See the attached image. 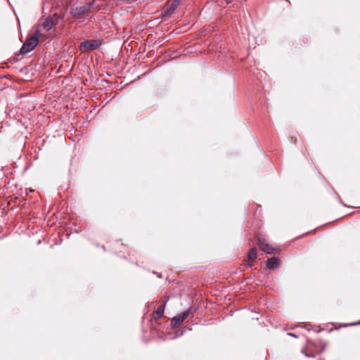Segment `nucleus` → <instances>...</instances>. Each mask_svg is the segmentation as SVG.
Instances as JSON below:
<instances>
[{
	"mask_svg": "<svg viewBox=\"0 0 360 360\" xmlns=\"http://www.w3.org/2000/svg\"><path fill=\"white\" fill-rule=\"evenodd\" d=\"M197 310L196 307H190L188 309L172 318L171 321L172 328H176L178 325L181 324L187 317L190 315H193Z\"/></svg>",
	"mask_w": 360,
	"mask_h": 360,
	"instance_id": "1",
	"label": "nucleus"
},
{
	"mask_svg": "<svg viewBox=\"0 0 360 360\" xmlns=\"http://www.w3.org/2000/svg\"><path fill=\"white\" fill-rule=\"evenodd\" d=\"M39 42V39H36L35 38L31 37L28 35L20 50V54L24 56L31 52L37 47Z\"/></svg>",
	"mask_w": 360,
	"mask_h": 360,
	"instance_id": "2",
	"label": "nucleus"
},
{
	"mask_svg": "<svg viewBox=\"0 0 360 360\" xmlns=\"http://www.w3.org/2000/svg\"><path fill=\"white\" fill-rule=\"evenodd\" d=\"M91 6L92 3L87 4L84 6H82L79 7L72 8L70 9V13L71 14L72 18L75 19H79L90 11Z\"/></svg>",
	"mask_w": 360,
	"mask_h": 360,
	"instance_id": "3",
	"label": "nucleus"
},
{
	"mask_svg": "<svg viewBox=\"0 0 360 360\" xmlns=\"http://www.w3.org/2000/svg\"><path fill=\"white\" fill-rule=\"evenodd\" d=\"M101 46V41L98 39H90L85 40L83 41L79 46V49L82 51V48L89 51H92L98 49Z\"/></svg>",
	"mask_w": 360,
	"mask_h": 360,
	"instance_id": "4",
	"label": "nucleus"
},
{
	"mask_svg": "<svg viewBox=\"0 0 360 360\" xmlns=\"http://www.w3.org/2000/svg\"><path fill=\"white\" fill-rule=\"evenodd\" d=\"M180 1L181 0H174L169 7L164 11L162 16L164 18L170 17L179 6Z\"/></svg>",
	"mask_w": 360,
	"mask_h": 360,
	"instance_id": "5",
	"label": "nucleus"
},
{
	"mask_svg": "<svg viewBox=\"0 0 360 360\" xmlns=\"http://www.w3.org/2000/svg\"><path fill=\"white\" fill-rule=\"evenodd\" d=\"M280 264V260L278 258L273 257L271 258H269L266 261V267L270 269L273 270L276 268L278 267Z\"/></svg>",
	"mask_w": 360,
	"mask_h": 360,
	"instance_id": "6",
	"label": "nucleus"
},
{
	"mask_svg": "<svg viewBox=\"0 0 360 360\" xmlns=\"http://www.w3.org/2000/svg\"><path fill=\"white\" fill-rule=\"evenodd\" d=\"M257 257V250L255 248H252L250 250L248 257V266H252L255 262V259Z\"/></svg>",
	"mask_w": 360,
	"mask_h": 360,
	"instance_id": "7",
	"label": "nucleus"
},
{
	"mask_svg": "<svg viewBox=\"0 0 360 360\" xmlns=\"http://www.w3.org/2000/svg\"><path fill=\"white\" fill-rule=\"evenodd\" d=\"M53 18L47 17L44 21L42 22L41 26L46 31H50L53 26Z\"/></svg>",
	"mask_w": 360,
	"mask_h": 360,
	"instance_id": "8",
	"label": "nucleus"
},
{
	"mask_svg": "<svg viewBox=\"0 0 360 360\" xmlns=\"http://www.w3.org/2000/svg\"><path fill=\"white\" fill-rule=\"evenodd\" d=\"M260 243V248L261 250L266 252V254H272L274 251V249L271 248L268 243H262L261 240H259Z\"/></svg>",
	"mask_w": 360,
	"mask_h": 360,
	"instance_id": "9",
	"label": "nucleus"
},
{
	"mask_svg": "<svg viewBox=\"0 0 360 360\" xmlns=\"http://www.w3.org/2000/svg\"><path fill=\"white\" fill-rule=\"evenodd\" d=\"M302 353L304 354V356L307 358H315L316 354L312 352L311 346L308 345L306 348L302 350Z\"/></svg>",
	"mask_w": 360,
	"mask_h": 360,
	"instance_id": "10",
	"label": "nucleus"
},
{
	"mask_svg": "<svg viewBox=\"0 0 360 360\" xmlns=\"http://www.w3.org/2000/svg\"><path fill=\"white\" fill-rule=\"evenodd\" d=\"M165 307V303L158 308V309L155 311V319H160L163 316Z\"/></svg>",
	"mask_w": 360,
	"mask_h": 360,
	"instance_id": "11",
	"label": "nucleus"
},
{
	"mask_svg": "<svg viewBox=\"0 0 360 360\" xmlns=\"http://www.w3.org/2000/svg\"><path fill=\"white\" fill-rule=\"evenodd\" d=\"M28 35H30L31 37H34L36 39L39 40V37H41L42 36V34L41 33V32L39 30H37L33 32V34H29Z\"/></svg>",
	"mask_w": 360,
	"mask_h": 360,
	"instance_id": "12",
	"label": "nucleus"
},
{
	"mask_svg": "<svg viewBox=\"0 0 360 360\" xmlns=\"http://www.w3.org/2000/svg\"><path fill=\"white\" fill-rule=\"evenodd\" d=\"M53 26L56 25L58 22L59 15L57 14L53 15Z\"/></svg>",
	"mask_w": 360,
	"mask_h": 360,
	"instance_id": "13",
	"label": "nucleus"
},
{
	"mask_svg": "<svg viewBox=\"0 0 360 360\" xmlns=\"http://www.w3.org/2000/svg\"><path fill=\"white\" fill-rule=\"evenodd\" d=\"M184 333V330H178L176 331V336H180V335H182Z\"/></svg>",
	"mask_w": 360,
	"mask_h": 360,
	"instance_id": "14",
	"label": "nucleus"
},
{
	"mask_svg": "<svg viewBox=\"0 0 360 360\" xmlns=\"http://www.w3.org/2000/svg\"><path fill=\"white\" fill-rule=\"evenodd\" d=\"M357 324H360V322H359V323H352L345 324V326H355V325H357Z\"/></svg>",
	"mask_w": 360,
	"mask_h": 360,
	"instance_id": "15",
	"label": "nucleus"
},
{
	"mask_svg": "<svg viewBox=\"0 0 360 360\" xmlns=\"http://www.w3.org/2000/svg\"><path fill=\"white\" fill-rule=\"evenodd\" d=\"M288 335H290V336H293V337H296L295 335H294L293 333H288Z\"/></svg>",
	"mask_w": 360,
	"mask_h": 360,
	"instance_id": "16",
	"label": "nucleus"
},
{
	"mask_svg": "<svg viewBox=\"0 0 360 360\" xmlns=\"http://www.w3.org/2000/svg\"><path fill=\"white\" fill-rule=\"evenodd\" d=\"M233 0H226L227 4H230Z\"/></svg>",
	"mask_w": 360,
	"mask_h": 360,
	"instance_id": "17",
	"label": "nucleus"
},
{
	"mask_svg": "<svg viewBox=\"0 0 360 360\" xmlns=\"http://www.w3.org/2000/svg\"><path fill=\"white\" fill-rule=\"evenodd\" d=\"M339 201H340V202L341 204H342L344 206H346L345 205H344V204L342 203V200H341L340 199H339Z\"/></svg>",
	"mask_w": 360,
	"mask_h": 360,
	"instance_id": "18",
	"label": "nucleus"
}]
</instances>
